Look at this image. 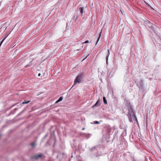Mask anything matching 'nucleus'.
<instances>
[{
	"instance_id": "nucleus-7",
	"label": "nucleus",
	"mask_w": 161,
	"mask_h": 161,
	"mask_svg": "<svg viewBox=\"0 0 161 161\" xmlns=\"http://www.w3.org/2000/svg\"><path fill=\"white\" fill-rule=\"evenodd\" d=\"M63 99V97H60L55 102V103H57L58 102L61 101Z\"/></svg>"
},
{
	"instance_id": "nucleus-18",
	"label": "nucleus",
	"mask_w": 161,
	"mask_h": 161,
	"mask_svg": "<svg viewBox=\"0 0 161 161\" xmlns=\"http://www.w3.org/2000/svg\"><path fill=\"white\" fill-rule=\"evenodd\" d=\"M89 42V41L88 40H86L84 42V43H88Z\"/></svg>"
},
{
	"instance_id": "nucleus-12",
	"label": "nucleus",
	"mask_w": 161,
	"mask_h": 161,
	"mask_svg": "<svg viewBox=\"0 0 161 161\" xmlns=\"http://www.w3.org/2000/svg\"><path fill=\"white\" fill-rule=\"evenodd\" d=\"M30 102V101H25L22 102V104H27V103H28Z\"/></svg>"
},
{
	"instance_id": "nucleus-30",
	"label": "nucleus",
	"mask_w": 161,
	"mask_h": 161,
	"mask_svg": "<svg viewBox=\"0 0 161 161\" xmlns=\"http://www.w3.org/2000/svg\"><path fill=\"white\" fill-rule=\"evenodd\" d=\"M87 57V56L86 57V58H85H85H86V57Z\"/></svg>"
},
{
	"instance_id": "nucleus-3",
	"label": "nucleus",
	"mask_w": 161,
	"mask_h": 161,
	"mask_svg": "<svg viewBox=\"0 0 161 161\" xmlns=\"http://www.w3.org/2000/svg\"><path fill=\"white\" fill-rule=\"evenodd\" d=\"M137 86L140 89H143L144 88V81L142 80H140L139 81L136 83Z\"/></svg>"
},
{
	"instance_id": "nucleus-26",
	"label": "nucleus",
	"mask_w": 161,
	"mask_h": 161,
	"mask_svg": "<svg viewBox=\"0 0 161 161\" xmlns=\"http://www.w3.org/2000/svg\"><path fill=\"white\" fill-rule=\"evenodd\" d=\"M22 113V112H21V113H20L18 115H19L20 114H21V113Z\"/></svg>"
},
{
	"instance_id": "nucleus-6",
	"label": "nucleus",
	"mask_w": 161,
	"mask_h": 161,
	"mask_svg": "<svg viewBox=\"0 0 161 161\" xmlns=\"http://www.w3.org/2000/svg\"><path fill=\"white\" fill-rule=\"evenodd\" d=\"M84 8L83 7H81L79 8V10L81 13V16H82L84 12Z\"/></svg>"
},
{
	"instance_id": "nucleus-27",
	"label": "nucleus",
	"mask_w": 161,
	"mask_h": 161,
	"mask_svg": "<svg viewBox=\"0 0 161 161\" xmlns=\"http://www.w3.org/2000/svg\"><path fill=\"white\" fill-rule=\"evenodd\" d=\"M84 129H85V128H83L82 129V130H84Z\"/></svg>"
},
{
	"instance_id": "nucleus-13",
	"label": "nucleus",
	"mask_w": 161,
	"mask_h": 161,
	"mask_svg": "<svg viewBox=\"0 0 161 161\" xmlns=\"http://www.w3.org/2000/svg\"><path fill=\"white\" fill-rule=\"evenodd\" d=\"M96 147H92L91 149V150L92 151L93 150H94L96 149Z\"/></svg>"
},
{
	"instance_id": "nucleus-19",
	"label": "nucleus",
	"mask_w": 161,
	"mask_h": 161,
	"mask_svg": "<svg viewBox=\"0 0 161 161\" xmlns=\"http://www.w3.org/2000/svg\"><path fill=\"white\" fill-rule=\"evenodd\" d=\"M48 136V133H47L44 136V139H45L46 137H47Z\"/></svg>"
},
{
	"instance_id": "nucleus-22",
	"label": "nucleus",
	"mask_w": 161,
	"mask_h": 161,
	"mask_svg": "<svg viewBox=\"0 0 161 161\" xmlns=\"http://www.w3.org/2000/svg\"><path fill=\"white\" fill-rule=\"evenodd\" d=\"M133 161H136V160L134 158H133Z\"/></svg>"
},
{
	"instance_id": "nucleus-16",
	"label": "nucleus",
	"mask_w": 161,
	"mask_h": 161,
	"mask_svg": "<svg viewBox=\"0 0 161 161\" xmlns=\"http://www.w3.org/2000/svg\"><path fill=\"white\" fill-rule=\"evenodd\" d=\"M78 17V15H75L74 17V18L75 19V20H76Z\"/></svg>"
},
{
	"instance_id": "nucleus-15",
	"label": "nucleus",
	"mask_w": 161,
	"mask_h": 161,
	"mask_svg": "<svg viewBox=\"0 0 161 161\" xmlns=\"http://www.w3.org/2000/svg\"><path fill=\"white\" fill-rule=\"evenodd\" d=\"M101 36V33H100V34H99V36L97 38V43L98 42L99 39H100V36Z\"/></svg>"
},
{
	"instance_id": "nucleus-8",
	"label": "nucleus",
	"mask_w": 161,
	"mask_h": 161,
	"mask_svg": "<svg viewBox=\"0 0 161 161\" xmlns=\"http://www.w3.org/2000/svg\"><path fill=\"white\" fill-rule=\"evenodd\" d=\"M108 55L106 57V63H107V64H108V56H109V54H110V53H109V49H108Z\"/></svg>"
},
{
	"instance_id": "nucleus-4",
	"label": "nucleus",
	"mask_w": 161,
	"mask_h": 161,
	"mask_svg": "<svg viewBox=\"0 0 161 161\" xmlns=\"http://www.w3.org/2000/svg\"><path fill=\"white\" fill-rule=\"evenodd\" d=\"M43 155L42 153H40L39 154H36L31 157V158L33 159L37 160L40 158H41Z\"/></svg>"
},
{
	"instance_id": "nucleus-28",
	"label": "nucleus",
	"mask_w": 161,
	"mask_h": 161,
	"mask_svg": "<svg viewBox=\"0 0 161 161\" xmlns=\"http://www.w3.org/2000/svg\"><path fill=\"white\" fill-rule=\"evenodd\" d=\"M54 130H53V134H54Z\"/></svg>"
},
{
	"instance_id": "nucleus-1",
	"label": "nucleus",
	"mask_w": 161,
	"mask_h": 161,
	"mask_svg": "<svg viewBox=\"0 0 161 161\" xmlns=\"http://www.w3.org/2000/svg\"><path fill=\"white\" fill-rule=\"evenodd\" d=\"M125 106H126L127 110L128 111L127 116L130 122H133L134 120L135 123L136 122L138 123L137 118L135 115L134 112L132 108V106L130 103L127 101Z\"/></svg>"
},
{
	"instance_id": "nucleus-17",
	"label": "nucleus",
	"mask_w": 161,
	"mask_h": 161,
	"mask_svg": "<svg viewBox=\"0 0 161 161\" xmlns=\"http://www.w3.org/2000/svg\"><path fill=\"white\" fill-rule=\"evenodd\" d=\"M94 124H99L100 123V122L98 121H96L94 122Z\"/></svg>"
},
{
	"instance_id": "nucleus-10",
	"label": "nucleus",
	"mask_w": 161,
	"mask_h": 161,
	"mask_svg": "<svg viewBox=\"0 0 161 161\" xmlns=\"http://www.w3.org/2000/svg\"><path fill=\"white\" fill-rule=\"evenodd\" d=\"M103 103L105 104H107V101L106 99V98L105 97H103Z\"/></svg>"
},
{
	"instance_id": "nucleus-9",
	"label": "nucleus",
	"mask_w": 161,
	"mask_h": 161,
	"mask_svg": "<svg viewBox=\"0 0 161 161\" xmlns=\"http://www.w3.org/2000/svg\"><path fill=\"white\" fill-rule=\"evenodd\" d=\"M36 145V142H34L31 144V145L32 148H34L35 147Z\"/></svg>"
},
{
	"instance_id": "nucleus-5",
	"label": "nucleus",
	"mask_w": 161,
	"mask_h": 161,
	"mask_svg": "<svg viewBox=\"0 0 161 161\" xmlns=\"http://www.w3.org/2000/svg\"><path fill=\"white\" fill-rule=\"evenodd\" d=\"M100 102L101 100L100 99H98L96 103L93 106H92V108H94L95 107H97L100 106L101 104Z\"/></svg>"
},
{
	"instance_id": "nucleus-11",
	"label": "nucleus",
	"mask_w": 161,
	"mask_h": 161,
	"mask_svg": "<svg viewBox=\"0 0 161 161\" xmlns=\"http://www.w3.org/2000/svg\"><path fill=\"white\" fill-rule=\"evenodd\" d=\"M8 34H6L5 36L3 37V40H2V41L3 42L5 39L6 38V37L8 36Z\"/></svg>"
},
{
	"instance_id": "nucleus-2",
	"label": "nucleus",
	"mask_w": 161,
	"mask_h": 161,
	"mask_svg": "<svg viewBox=\"0 0 161 161\" xmlns=\"http://www.w3.org/2000/svg\"><path fill=\"white\" fill-rule=\"evenodd\" d=\"M83 73H80V74H79V75H78L75 79V80L74 81V85H75L77 83H79L81 82V80L83 78Z\"/></svg>"
},
{
	"instance_id": "nucleus-20",
	"label": "nucleus",
	"mask_w": 161,
	"mask_h": 161,
	"mask_svg": "<svg viewBox=\"0 0 161 161\" xmlns=\"http://www.w3.org/2000/svg\"><path fill=\"white\" fill-rule=\"evenodd\" d=\"M145 2V3H146L147 5L148 6H149L150 7H151V8L152 9H153V8H152V7H151V6H150V5H149L147 3H146V2Z\"/></svg>"
},
{
	"instance_id": "nucleus-23",
	"label": "nucleus",
	"mask_w": 161,
	"mask_h": 161,
	"mask_svg": "<svg viewBox=\"0 0 161 161\" xmlns=\"http://www.w3.org/2000/svg\"><path fill=\"white\" fill-rule=\"evenodd\" d=\"M17 110V108H14V111H16V110Z\"/></svg>"
},
{
	"instance_id": "nucleus-29",
	"label": "nucleus",
	"mask_w": 161,
	"mask_h": 161,
	"mask_svg": "<svg viewBox=\"0 0 161 161\" xmlns=\"http://www.w3.org/2000/svg\"><path fill=\"white\" fill-rule=\"evenodd\" d=\"M28 66V65H26V66H25V67H27V66Z\"/></svg>"
},
{
	"instance_id": "nucleus-14",
	"label": "nucleus",
	"mask_w": 161,
	"mask_h": 161,
	"mask_svg": "<svg viewBox=\"0 0 161 161\" xmlns=\"http://www.w3.org/2000/svg\"><path fill=\"white\" fill-rule=\"evenodd\" d=\"M94 155L95 157H98L99 156H100V155L98 154V153H95V154H94Z\"/></svg>"
},
{
	"instance_id": "nucleus-24",
	"label": "nucleus",
	"mask_w": 161,
	"mask_h": 161,
	"mask_svg": "<svg viewBox=\"0 0 161 161\" xmlns=\"http://www.w3.org/2000/svg\"><path fill=\"white\" fill-rule=\"evenodd\" d=\"M41 75V73H39L38 74V76H40Z\"/></svg>"
},
{
	"instance_id": "nucleus-21",
	"label": "nucleus",
	"mask_w": 161,
	"mask_h": 161,
	"mask_svg": "<svg viewBox=\"0 0 161 161\" xmlns=\"http://www.w3.org/2000/svg\"><path fill=\"white\" fill-rule=\"evenodd\" d=\"M151 28L153 30V31H154V27L153 26H151Z\"/></svg>"
},
{
	"instance_id": "nucleus-25",
	"label": "nucleus",
	"mask_w": 161,
	"mask_h": 161,
	"mask_svg": "<svg viewBox=\"0 0 161 161\" xmlns=\"http://www.w3.org/2000/svg\"><path fill=\"white\" fill-rule=\"evenodd\" d=\"M1 134H0V138H1Z\"/></svg>"
}]
</instances>
